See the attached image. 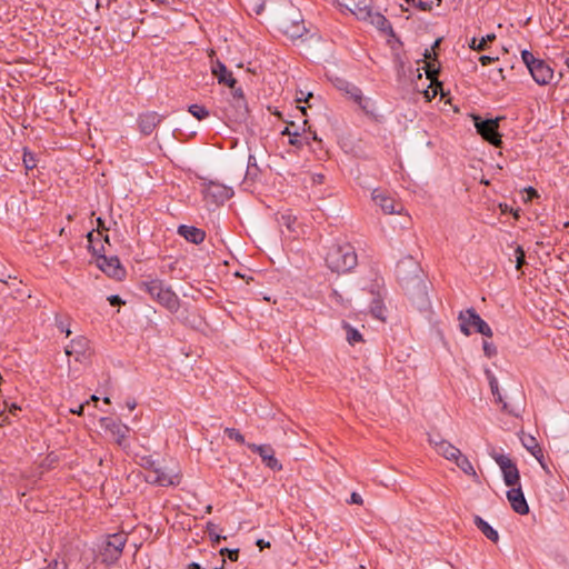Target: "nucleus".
<instances>
[{"instance_id": "f257e3e1", "label": "nucleus", "mask_w": 569, "mask_h": 569, "mask_svg": "<svg viewBox=\"0 0 569 569\" xmlns=\"http://www.w3.org/2000/svg\"><path fill=\"white\" fill-rule=\"evenodd\" d=\"M326 263L331 271L337 273L352 270L358 263L355 248L350 243L331 244L326 254Z\"/></svg>"}, {"instance_id": "5fc2aeb1", "label": "nucleus", "mask_w": 569, "mask_h": 569, "mask_svg": "<svg viewBox=\"0 0 569 569\" xmlns=\"http://www.w3.org/2000/svg\"><path fill=\"white\" fill-rule=\"evenodd\" d=\"M146 466L147 468H149V471L152 470L153 468H158L159 466L156 465V462L153 460H151L150 458L147 459L146 461Z\"/></svg>"}, {"instance_id": "4be33fe9", "label": "nucleus", "mask_w": 569, "mask_h": 569, "mask_svg": "<svg viewBox=\"0 0 569 569\" xmlns=\"http://www.w3.org/2000/svg\"><path fill=\"white\" fill-rule=\"evenodd\" d=\"M178 234L194 244L203 242L206 238V232L202 229L186 224L178 227Z\"/></svg>"}, {"instance_id": "cd10ccee", "label": "nucleus", "mask_w": 569, "mask_h": 569, "mask_svg": "<svg viewBox=\"0 0 569 569\" xmlns=\"http://www.w3.org/2000/svg\"><path fill=\"white\" fill-rule=\"evenodd\" d=\"M453 462L468 476H476V470L469 459L461 453H458L457 458L453 459Z\"/></svg>"}, {"instance_id": "dca6fc26", "label": "nucleus", "mask_w": 569, "mask_h": 569, "mask_svg": "<svg viewBox=\"0 0 569 569\" xmlns=\"http://www.w3.org/2000/svg\"><path fill=\"white\" fill-rule=\"evenodd\" d=\"M372 200L386 214L400 213L403 208L402 204L397 203L392 197L379 189L372 191Z\"/></svg>"}, {"instance_id": "c85d7f7f", "label": "nucleus", "mask_w": 569, "mask_h": 569, "mask_svg": "<svg viewBox=\"0 0 569 569\" xmlns=\"http://www.w3.org/2000/svg\"><path fill=\"white\" fill-rule=\"evenodd\" d=\"M423 69H425L427 78L431 81V83H436L437 76L440 71L439 63L436 60L426 62Z\"/></svg>"}, {"instance_id": "473e14b6", "label": "nucleus", "mask_w": 569, "mask_h": 569, "mask_svg": "<svg viewBox=\"0 0 569 569\" xmlns=\"http://www.w3.org/2000/svg\"><path fill=\"white\" fill-rule=\"evenodd\" d=\"M279 223L281 226H284L289 231L296 232L295 224L297 222V218L290 213L281 214V217L278 219Z\"/></svg>"}, {"instance_id": "49530a36", "label": "nucleus", "mask_w": 569, "mask_h": 569, "mask_svg": "<svg viewBox=\"0 0 569 569\" xmlns=\"http://www.w3.org/2000/svg\"><path fill=\"white\" fill-rule=\"evenodd\" d=\"M57 327L61 332H66L67 337L71 335V330L62 320L57 321Z\"/></svg>"}, {"instance_id": "a19ab883", "label": "nucleus", "mask_w": 569, "mask_h": 569, "mask_svg": "<svg viewBox=\"0 0 569 569\" xmlns=\"http://www.w3.org/2000/svg\"><path fill=\"white\" fill-rule=\"evenodd\" d=\"M8 409L9 413L12 415V416H17V412L21 410V408L12 402L10 405H8L7 402L3 403V408L0 409V417H2L6 412V410Z\"/></svg>"}, {"instance_id": "ea45409f", "label": "nucleus", "mask_w": 569, "mask_h": 569, "mask_svg": "<svg viewBox=\"0 0 569 569\" xmlns=\"http://www.w3.org/2000/svg\"><path fill=\"white\" fill-rule=\"evenodd\" d=\"M220 555L222 557L227 556L231 561H237L239 558V549L222 548L220 549Z\"/></svg>"}, {"instance_id": "f03ea898", "label": "nucleus", "mask_w": 569, "mask_h": 569, "mask_svg": "<svg viewBox=\"0 0 569 569\" xmlns=\"http://www.w3.org/2000/svg\"><path fill=\"white\" fill-rule=\"evenodd\" d=\"M139 288L144 292L149 293L150 297L156 300L159 305L168 309L170 312H177L180 307V300L178 296L172 291L169 286L160 279H150L142 281Z\"/></svg>"}, {"instance_id": "69168bd1", "label": "nucleus", "mask_w": 569, "mask_h": 569, "mask_svg": "<svg viewBox=\"0 0 569 569\" xmlns=\"http://www.w3.org/2000/svg\"><path fill=\"white\" fill-rule=\"evenodd\" d=\"M563 63L566 64V67L568 68L569 70V53L563 59Z\"/></svg>"}, {"instance_id": "4c0bfd02", "label": "nucleus", "mask_w": 569, "mask_h": 569, "mask_svg": "<svg viewBox=\"0 0 569 569\" xmlns=\"http://www.w3.org/2000/svg\"><path fill=\"white\" fill-rule=\"evenodd\" d=\"M23 164L27 170H32L33 168H36L37 163L33 153L24 151Z\"/></svg>"}, {"instance_id": "864d4df0", "label": "nucleus", "mask_w": 569, "mask_h": 569, "mask_svg": "<svg viewBox=\"0 0 569 569\" xmlns=\"http://www.w3.org/2000/svg\"><path fill=\"white\" fill-rule=\"evenodd\" d=\"M264 9V2H261V3H258L254 6L253 8V11L257 13V14H260Z\"/></svg>"}, {"instance_id": "a211bd4d", "label": "nucleus", "mask_w": 569, "mask_h": 569, "mask_svg": "<svg viewBox=\"0 0 569 569\" xmlns=\"http://www.w3.org/2000/svg\"><path fill=\"white\" fill-rule=\"evenodd\" d=\"M89 341L83 337L73 339L69 346L66 347V355L73 356L76 361L82 362L88 359Z\"/></svg>"}, {"instance_id": "72a5a7b5", "label": "nucleus", "mask_w": 569, "mask_h": 569, "mask_svg": "<svg viewBox=\"0 0 569 569\" xmlns=\"http://www.w3.org/2000/svg\"><path fill=\"white\" fill-rule=\"evenodd\" d=\"M217 530L218 526L216 523L210 521L207 523V532L214 545L220 543L221 540H226V537L218 535Z\"/></svg>"}, {"instance_id": "2eb2a0df", "label": "nucleus", "mask_w": 569, "mask_h": 569, "mask_svg": "<svg viewBox=\"0 0 569 569\" xmlns=\"http://www.w3.org/2000/svg\"><path fill=\"white\" fill-rule=\"evenodd\" d=\"M164 118L163 114H159L156 111L140 113L137 119L139 131L143 136H150Z\"/></svg>"}, {"instance_id": "6e6552de", "label": "nucleus", "mask_w": 569, "mask_h": 569, "mask_svg": "<svg viewBox=\"0 0 569 569\" xmlns=\"http://www.w3.org/2000/svg\"><path fill=\"white\" fill-rule=\"evenodd\" d=\"M279 29L290 39H299L307 32L299 12L284 13L279 20Z\"/></svg>"}, {"instance_id": "c756f323", "label": "nucleus", "mask_w": 569, "mask_h": 569, "mask_svg": "<svg viewBox=\"0 0 569 569\" xmlns=\"http://www.w3.org/2000/svg\"><path fill=\"white\" fill-rule=\"evenodd\" d=\"M495 39H496V36L493 33L487 34L486 37L481 38L479 41L476 38H472L469 43V47L476 51H483L487 49V43Z\"/></svg>"}, {"instance_id": "e2e57ef3", "label": "nucleus", "mask_w": 569, "mask_h": 569, "mask_svg": "<svg viewBox=\"0 0 569 569\" xmlns=\"http://www.w3.org/2000/svg\"><path fill=\"white\" fill-rule=\"evenodd\" d=\"M281 133H282L283 136H290V137L293 134V132H291V131H290L289 127H286V128L282 130V132H281Z\"/></svg>"}, {"instance_id": "9b49d317", "label": "nucleus", "mask_w": 569, "mask_h": 569, "mask_svg": "<svg viewBox=\"0 0 569 569\" xmlns=\"http://www.w3.org/2000/svg\"><path fill=\"white\" fill-rule=\"evenodd\" d=\"M491 456L502 471L506 486L513 488L519 485L520 475L516 463L505 455L493 453Z\"/></svg>"}, {"instance_id": "20e7f679", "label": "nucleus", "mask_w": 569, "mask_h": 569, "mask_svg": "<svg viewBox=\"0 0 569 569\" xmlns=\"http://www.w3.org/2000/svg\"><path fill=\"white\" fill-rule=\"evenodd\" d=\"M459 327L465 336H470L472 330L485 337H492L489 325L476 312L473 308L460 311L458 316Z\"/></svg>"}, {"instance_id": "052dcab7", "label": "nucleus", "mask_w": 569, "mask_h": 569, "mask_svg": "<svg viewBox=\"0 0 569 569\" xmlns=\"http://www.w3.org/2000/svg\"><path fill=\"white\" fill-rule=\"evenodd\" d=\"M312 97H313V94H312L311 92H309V93L307 94V97H306V98H302V97L297 98V101H298V102H300V101H302V100H303V101H306V102H307V101H308L309 99H311Z\"/></svg>"}, {"instance_id": "bf43d9fd", "label": "nucleus", "mask_w": 569, "mask_h": 569, "mask_svg": "<svg viewBox=\"0 0 569 569\" xmlns=\"http://www.w3.org/2000/svg\"><path fill=\"white\" fill-rule=\"evenodd\" d=\"M527 191L530 194V197H538L537 190L533 189L532 187H529Z\"/></svg>"}, {"instance_id": "4468645a", "label": "nucleus", "mask_w": 569, "mask_h": 569, "mask_svg": "<svg viewBox=\"0 0 569 569\" xmlns=\"http://www.w3.org/2000/svg\"><path fill=\"white\" fill-rule=\"evenodd\" d=\"M247 446L251 451L258 453L263 463L271 470L280 471L282 469V465L274 457V450L270 445L248 443Z\"/></svg>"}, {"instance_id": "3c124183", "label": "nucleus", "mask_w": 569, "mask_h": 569, "mask_svg": "<svg viewBox=\"0 0 569 569\" xmlns=\"http://www.w3.org/2000/svg\"><path fill=\"white\" fill-rule=\"evenodd\" d=\"M257 546H258L260 549H263V548L270 547V542L264 541L263 539H258V540H257Z\"/></svg>"}, {"instance_id": "79ce46f5", "label": "nucleus", "mask_w": 569, "mask_h": 569, "mask_svg": "<svg viewBox=\"0 0 569 569\" xmlns=\"http://www.w3.org/2000/svg\"><path fill=\"white\" fill-rule=\"evenodd\" d=\"M482 348H483L485 355L488 358H492L493 356L497 355V348L491 342H488V341L485 340L483 345H482Z\"/></svg>"}, {"instance_id": "f8f14e48", "label": "nucleus", "mask_w": 569, "mask_h": 569, "mask_svg": "<svg viewBox=\"0 0 569 569\" xmlns=\"http://www.w3.org/2000/svg\"><path fill=\"white\" fill-rule=\"evenodd\" d=\"M146 480L149 483L161 487L178 486L180 483V476L178 472H173L172 470L167 471L166 469L158 467L149 471L146 476Z\"/></svg>"}, {"instance_id": "13d9d810", "label": "nucleus", "mask_w": 569, "mask_h": 569, "mask_svg": "<svg viewBox=\"0 0 569 569\" xmlns=\"http://www.w3.org/2000/svg\"><path fill=\"white\" fill-rule=\"evenodd\" d=\"M523 446L530 452L532 450V443L530 442V437L527 440H523Z\"/></svg>"}, {"instance_id": "0e129e2a", "label": "nucleus", "mask_w": 569, "mask_h": 569, "mask_svg": "<svg viewBox=\"0 0 569 569\" xmlns=\"http://www.w3.org/2000/svg\"><path fill=\"white\" fill-rule=\"evenodd\" d=\"M2 417H3V419H2V422H0V426H3V422L10 423L8 415H3Z\"/></svg>"}, {"instance_id": "6e6d98bb", "label": "nucleus", "mask_w": 569, "mask_h": 569, "mask_svg": "<svg viewBox=\"0 0 569 569\" xmlns=\"http://www.w3.org/2000/svg\"><path fill=\"white\" fill-rule=\"evenodd\" d=\"M412 281L415 282V287H418L419 289H423L425 286L422 283V280L418 277L413 278Z\"/></svg>"}, {"instance_id": "a878e982", "label": "nucleus", "mask_w": 569, "mask_h": 569, "mask_svg": "<svg viewBox=\"0 0 569 569\" xmlns=\"http://www.w3.org/2000/svg\"><path fill=\"white\" fill-rule=\"evenodd\" d=\"M366 21H368L371 24H373L380 31H383V32L392 31L391 23L380 12H375V11L371 10L370 11V17H368V19Z\"/></svg>"}, {"instance_id": "a18cd8bd", "label": "nucleus", "mask_w": 569, "mask_h": 569, "mask_svg": "<svg viewBox=\"0 0 569 569\" xmlns=\"http://www.w3.org/2000/svg\"><path fill=\"white\" fill-rule=\"evenodd\" d=\"M298 136H299V133H298V132H293V134H292V136L290 137V139H289V143H290L291 146H295V147H297V148H300V147L302 146V142H301V140H299V139H298Z\"/></svg>"}, {"instance_id": "39448f33", "label": "nucleus", "mask_w": 569, "mask_h": 569, "mask_svg": "<svg viewBox=\"0 0 569 569\" xmlns=\"http://www.w3.org/2000/svg\"><path fill=\"white\" fill-rule=\"evenodd\" d=\"M87 237L93 253L97 256L98 267L109 277L121 280L126 276V270L121 266L119 258L117 256L107 257L104 254H100V251L103 250V246L98 249L93 244V231H90Z\"/></svg>"}, {"instance_id": "f704fd0d", "label": "nucleus", "mask_w": 569, "mask_h": 569, "mask_svg": "<svg viewBox=\"0 0 569 569\" xmlns=\"http://www.w3.org/2000/svg\"><path fill=\"white\" fill-rule=\"evenodd\" d=\"M224 435L236 442L243 445L244 443V437L241 435V432L238 429L234 428H226Z\"/></svg>"}, {"instance_id": "09e8293b", "label": "nucleus", "mask_w": 569, "mask_h": 569, "mask_svg": "<svg viewBox=\"0 0 569 569\" xmlns=\"http://www.w3.org/2000/svg\"><path fill=\"white\" fill-rule=\"evenodd\" d=\"M496 60V58H492L490 56H481L479 58V61L482 66H488L490 64L491 62H493Z\"/></svg>"}, {"instance_id": "b1692460", "label": "nucleus", "mask_w": 569, "mask_h": 569, "mask_svg": "<svg viewBox=\"0 0 569 569\" xmlns=\"http://www.w3.org/2000/svg\"><path fill=\"white\" fill-rule=\"evenodd\" d=\"M486 376L489 381V386L492 392V396L495 397L496 402L501 403V410L508 413H512V410L509 409V405L503 401L502 396L499 390L498 380L495 377V375L490 370H486Z\"/></svg>"}, {"instance_id": "7ed1b4c3", "label": "nucleus", "mask_w": 569, "mask_h": 569, "mask_svg": "<svg viewBox=\"0 0 569 569\" xmlns=\"http://www.w3.org/2000/svg\"><path fill=\"white\" fill-rule=\"evenodd\" d=\"M521 58L531 77L539 86L550 84L555 78L553 69L543 60L536 58L530 51L523 50Z\"/></svg>"}, {"instance_id": "bb28decb", "label": "nucleus", "mask_w": 569, "mask_h": 569, "mask_svg": "<svg viewBox=\"0 0 569 569\" xmlns=\"http://www.w3.org/2000/svg\"><path fill=\"white\" fill-rule=\"evenodd\" d=\"M370 312L375 318H377L379 320H385V306H383L382 298L379 293L373 296V298L371 300Z\"/></svg>"}, {"instance_id": "338daca9", "label": "nucleus", "mask_w": 569, "mask_h": 569, "mask_svg": "<svg viewBox=\"0 0 569 569\" xmlns=\"http://www.w3.org/2000/svg\"><path fill=\"white\" fill-rule=\"evenodd\" d=\"M439 439H441V438L440 437H438V438L430 437L429 442L433 446V441H439Z\"/></svg>"}, {"instance_id": "5701e85b", "label": "nucleus", "mask_w": 569, "mask_h": 569, "mask_svg": "<svg viewBox=\"0 0 569 569\" xmlns=\"http://www.w3.org/2000/svg\"><path fill=\"white\" fill-rule=\"evenodd\" d=\"M433 448L438 455L442 456L449 461H453V459L457 458L458 453L460 452L457 447L445 439L433 441Z\"/></svg>"}, {"instance_id": "393cba45", "label": "nucleus", "mask_w": 569, "mask_h": 569, "mask_svg": "<svg viewBox=\"0 0 569 569\" xmlns=\"http://www.w3.org/2000/svg\"><path fill=\"white\" fill-rule=\"evenodd\" d=\"M475 526L483 533V536L492 542H497L499 540V535L497 530H495L487 521H485L480 516L473 517Z\"/></svg>"}, {"instance_id": "2f4dec72", "label": "nucleus", "mask_w": 569, "mask_h": 569, "mask_svg": "<svg viewBox=\"0 0 569 569\" xmlns=\"http://www.w3.org/2000/svg\"><path fill=\"white\" fill-rule=\"evenodd\" d=\"M189 112L198 120H203L209 116L208 109L201 104H191Z\"/></svg>"}, {"instance_id": "603ef678", "label": "nucleus", "mask_w": 569, "mask_h": 569, "mask_svg": "<svg viewBox=\"0 0 569 569\" xmlns=\"http://www.w3.org/2000/svg\"><path fill=\"white\" fill-rule=\"evenodd\" d=\"M84 405L78 406L76 409H71L70 411L74 415L81 416L83 413Z\"/></svg>"}, {"instance_id": "c9c22d12", "label": "nucleus", "mask_w": 569, "mask_h": 569, "mask_svg": "<svg viewBox=\"0 0 569 569\" xmlns=\"http://www.w3.org/2000/svg\"><path fill=\"white\" fill-rule=\"evenodd\" d=\"M530 442L532 443V450L530 451V453L541 463V466L543 467V463H542V458H543V453H542V449L541 447L537 443L536 439L533 437H530Z\"/></svg>"}, {"instance_id": "e433bc0d", "label": "nucleus", "mask_w": 569, "mask_h": 569, "mask_svg": "<svg viewBox=\"0 0 569 569\" xmlns=\"http://www.w3.org/2000/svg\"><path fill=\"white\" fill-rule=\"evenodd\" d=\"M516 256V268L517 270H521L522 266L526 264V254L523 249L518 246L515 250Z\"/></svg>"}, {"instance_id": "aec40b11", "label": "nucleus", "mask_w": 569, "mask_h": 569, "mask_svg": "<svg viewBox=\"0 0 569 569\" xmlns=\"http://www.w3.org/2000/svg\"><path fill=\"white\" fill-rule=\"evenodd\" d=\"M372 0H349L345 7L358 19L367 20L370 17Z\"/></svg>"}, {"instance_id": "c03bdc74", "label": "nucleus", "mask_w": 569, "mask_h": 569, "mask_svg": "<svg viewBox=\"0 0 569 569\" xmlns=\"http://www.w3.org/2000/svg\"><path fill=\"white\" fill-rule=\"evenodd\" d=\"M108 301L113 307H119L121 305H124V301L118 295L109 296Z\"/></svg>"}, {"instance_id": "8fccbe9b", "label": "nucleus", "mask_w": 569, "mask_h": 569, "mask_svg": "<svg viewBox=\"0 0 569 569\" xmlns=\"http://www.w3.org/2000/svg\"><path fill=\"white\" fill-rule=\"evenodd\" d=\"M100 230H108V228L106 227L104 224V220L102 218H98L97 219V231H98V236H101V232Z\"/></svg>"}, {"instance_id": "37998d69", "label": "nucleus", "mask_w": 569, "mask_h": 569, "mask_svg": "<svg viewBox=\"0 0 569 569\" xmlns=\"http://www.w3.org/2000/svg\"><path fill=\"white\" fill-rule=\"evenodd\" d=\"M231 90V99H246L243 90L241 88L233 86V88H230Z\"/></svg>"}, {"instance_id": "1a4fd4ad", "label": "nucleus", "mask_w": 569, "mask_h": 569, "mask_svg": "<svg viewBox=\"0 0 569 569\" xmlns=\"http://www.w3.org/2000/svg\"><path fill=\"white\" fill-rule=\"evenodd\" d=\"M127 538L123 533L109 536L101 552L102 561L107 563L116 562L122 553Z\"/></svg>"}, {"instance_id": "f3484780", "label": "nucleus", "mask_w": 569, "mask_h": 569, "mask_svg": "<svg viewBox=\"0 0 569 569\" xmlns=\"http://www.w3.org/2000/svg\"><path fill=\"white\" fill-rule=\"evenodd\" d=\"M229 120L241 123L249 117V107L246 99H230L229 107L226 110Z\"/></svg>"}, {"instance_id": "de8ad7c7", "label": "nucleus", "mask_w": 569, "mask_h": 569, "mask_svg": "<svg viewBox=\"0 0 569 569\" xmlns=\"http://www.w3.org/2000/svg\"><path fill=\"white\" fill-rule=\"evenodd\" d=\"M349 502L356 503V505H362L363 500L359 493L352 492Z\"/></svg>"}, {"instance_id": "774afa93", "label": "nucleus", "mask_w": 569, "mask_h": 569, "mask_svg": "<svg viewBox=\"0 0 569 569\" xmlns=\"http://www.w3.org/2000/svg\"><path fill=\"white\" fill-rule=\"evenodd\" d=\"M211 511H212V506L211 505L207 506L206 507V512L210 513Z\"/></svg>"}, {"instance_id": "4d7b16f0", "label": "nucleus", "mask_w": 569, "mask_h": 569, "mask_svg": "<svg viewBox=\"0 0 569 569\" xmlns=\"http://www.w3.org/2000/svg\"><path fill=\"white\" fill-rule=\"evenodd\" d=\"M126 405L129 410H133L137 407V402L134 400H128Z\"/></svg>"}, {"instance_id": "423d86ee", "label": "nucleus", "mask_w": 569, "mask_h": 569, "mask_svg": "<svg viewBox=\"0 0 569 569\" xmlns=\"http://www.w3.org/2000/svg\"><path fill=\"white\" fill-rule=\"evenodd\" d=\"M472 119L477 133L480 134L483 140L495 147H500L502 144L501 134L499 133V122L503 120L505 117L482 119L480 116L473 114Z\"/></svg>"}, {"instance_id": "ddd939ff", "label": "nucleus", "mask_w": 569, "mask_h": 569, "mask_svg": "<svg viewBox=\"0 0 569 569\" xmlns=\"http://www.w3.org/2000/svg\"><path fill=\"white\" fill-rule=\"evenodd\" d=\"M100 426L111 433L112 438L119 446H123L130 432L127 425L119 420H114L113 418L104 417L100 419Z\"/></svg>"}, {"instance_id": "9d476101", "label": "nucleus", "mask_w": 569, "mask_h": 569, "mask_svg": "<svg viewBox=\"0 0 569 569\" xmlns=\"http://www.w3.org/2000/svg\"><path fill=\"white\" fill-rule=\"evenodd\" d=\"M335 87L348 94L367 114L373 113V110L370 109V100L363 98L360 88L340 78L336 79Z\"/></svg>"}, {"instance_id": "680f3d73", "label": "nucleus", "mask_w": 569, "mask_h": 569, "mask_svg": "<svg viewBox=\"0 0 569 569\" xmlns=\"http://www.w3.org/2000/svg\"><path fill=\"white\" fill-rule=\"evenodd\" d=\"M189 569H203L201 568V566L197 562H191L189 566H188Z\"/></svg>"}, {"instance_id": "412c9836", "label": "nucleus", "mask_w": 569, "mask_h": 569, "mask_svg": "<svg viewBox=\"0 0 569 569\" xmlns=\"http://www.w3.org/2000/svg\"><path fill=\"white\" fill-rule=\"evenodd\" d=\"M211 72L218 79L219 83H223L229 88H233V86L237 84V80L233 78L232 72L229 71L219 60L212 62Z\"/></svg>"}, {"instance_id": "7c9ffc66", "label": "nucleus", "mask_w": 569, "mask_h": 569, "mask_svg": "<svg viewBox=\"0 0 569 569\" xmlns=\"http://www.w3.org/2000/svg\"><path fill=\"white\" fill-rule=\"evenodd\" d=\"M343 329L346 330L347 341L353 346L357 342L362 341V335L355 328H352L349 323H342Z\"/></svg>"}, {"instance_id": "0eeeda50", "label": "nucleus", "mask_w": 569, "mask_h": 569, "mask_svg": "<svg viewBox=\"0 0 569 569\" xmlns=\"http://www.w3.org/2000/svg\"><path fill=\"white\" fill-rule=\"evenodd\" d=\"M202 193L216 204H222L233 196V189L218 181L201 179Z\"/></svg>"}, {"instance_id": "6ab92c4d", "label": "nucleus", "mask_w": 569, "mask_h": 569, "mask_svg": "<svg viewBox=\"0 0 569 569\" xmlns=\"http://www.w3.org/2000/svg\"><path fill=\"white\" fill-rule=\"evenodd\" d=\"M512 510L521 516L529 513V506L520 487L507 491Z\"/></svg>"}, {"instance_id": "58836bf2", "label": "nucleus", "mask_w": 569, "mask_h": 569, "mask_svg": "<svg viewBox=\"0 0 569 569\" xmlns=\"http://www.w3.org/2000/svg\"><path fill=\"white\" fill-rule=\"evenodd\" d=\"M439 88H441V83L437 81L436 83H431L429 89L425 91V97L427 98L428 101H430L438 94Z\"/></svg>"}]
</instances>
